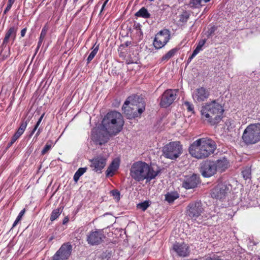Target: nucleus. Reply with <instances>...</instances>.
I'll return each instance as SVG.
<instances>
[{
  "label": "nucleus",
  "instance_id": "29",
  "mask_svg": "<svg viewBox=\"0 0 260 260\" xmlns=\"http://www.w3.org/2000/svg\"><path fill=\"white\" fill-rule=\"evenodd\" d=\"M87 170L86 168H80L75 173L73 179L75 182H77L80 177L86 172Z\"/></svg>",
  "mask_w": 260,
  "mask_h": 260
},
{
  "label": "nucleus",
  "instance_id": "16",
  "mask_svg": "<svg viewBox=\"0 0 260 260\" xmlns=\"http://www.w3.org/2000/svg\"><path fill=\"white\" fill-rule=\"evenodd\" d=\"M200 183V177L197 174H193L191 176L185 177L182 183V187L186 189L196 187Z\"/></svg>",
  "mask_w": 260,
  "mask_h": 260
},
{
  "label": "nucleus",
  "instance_id": "38",
  "mask_svg": "<svg viewBox=\"0 0 260 260\" xmlns=\"http://www.w3.org/2000/svg\"><path fill=\"white\" fill-rule=\"evenodd\" d=\"M29 120H30L28 118L27 119L22 120L20 123V126L19 128H20V129L25 131V129L27 127V125L28 122H29Z\"/></svg>",
  "mask_w": 260,
  "mask_h": 260
},
{
  "label": "nucleus",
  "instance_id": "30",
  "mask_svg": "<svg viewBox=\"0 0 260 260\" xmlns=\"http://www.w3.org/2000/svg\"><path fill=\"white\" fill-rule=\"evenodd\" d=\"M183 106L185 107L187 111L191 114H194V106L189 102L185 101L183 103Z\"/></svg>",
  "mask_w": 260,
  "mask_h": 260
},
{
  "label": "nucleus",
  "instance_id": "27",
  "mask_svg": "<svg viewBox=\"0 0 260 260\" xmlns=\"http://www.w3.org/2000/svg\"><path fill=\"white\" fill-rule=\"evenodd\" d=\"M136 16L144 18H149L151 15L147 9L145 7H142L136 13Z\"/></svg>",
  "mask_w": 260,
  "mask_h": 260
},
{
  "label": "nucleus",
  "instance_id": "60",
  "mask_svg": "<svg viewBox=\"0 0 260 260\" xmlns=\"http://www.w3.org/2000/svg\"><path fill=\"white\" fill-rule=\"evenodd\" d=\"M17 132H18V133H19L21 135H22L24 133V131H23L22 129H20V128H18V129H17Z\"/></svg>",
  "mask_w": 260,
  "mask_h": 260
},
{
  "label": "nucleus",
  "instance_id": "14",
  "mask_svg": "<svg viewBox=\"0 0 260 260\" xmlns=\"http://www.w3.org/2000/svg\"><path fill=\"white\" fill-rule=\"evenodd\" d=\"M210 95V91L204 87L196 88L193 92L192 96L197 103L206 101Z\"/></svg>",
  "mask_w": 260,
  "mask_h": 260
},
{
  "label": "nucleus",
  "instance_id": "20",
  "mask_svg": "<svg viewBox=\"0 0 260 260\" xmlns=\"http://www.w3.org/2000/svg\"><path fill=\"white\" fill-rule=\"evenodd\" d=\"M214 163L215 168H217V172L220 173L224 172L230 166V162L225 157L217 159L214 161Z\"/></svg>",
  "mask_w": 260,
  "mask_h": 260
},
{
  "label": "nucleus",
  "instance_id": "4",
  "mask_svg": "<svg viewBox=\"0 0 260 260\" xmlns=\"http://www.w3.org/2000/svg\"><path fill=\"white\" fill-rule=\"evenodd\" d=\"M146 104L144 99L138 95L128 96L122 106V112L128 119L140 117L145 110Z\"/></svg>",
  "mask_w": 260,
  "mask_h": 260
},
{
  "label": "nucleus",
  "instance_id": "19",
  "mask_svg": "<svg viewBox=\"0 0 260 260\" xmlns=\"http://www.w3.org/2000/svg\"><path fill=\"white\" fill-rule=\"evenodd\" d=\"M18 30L17 26H11L6 31L5 38L3 41V45H7L9 41V39L11 38L14 41L16 37V34Z\"/></svg>",
  "mask_w": 260,
  "mask_h": 260
},
{
  "label": "nucleus",
  "instance_id": "37",
  "mask_svg": "<svg viewBox=\"0 0 260 260\" xmlns=\"http://www.w3.org/2000/svg\"><path fill=\"white\" fill-rule=\"evenodd\" d=\"M108 140V138L107 137H105L104 136H103L102 138H101V136H99V138L95 140V141L97 143H98L100 145H102L103 144H104L105 143H107Z\"/></svg>",
  "mask_w": 260,
  "mask_h": 260
},
{
  "label": "nucleus",
  "instance_id": "10",
  "mask_svg": "<svg viewBox=\"0 0 260 260\" xmlns=\"http://www.w3.org/2000/svg\"><path fill=\"white\" fill-rule=\"evenodd\" d=\"M171 38L170 31L168 29H163L157 32L153 40V46L156 49L164 47L169 41Z\"/></svg>",
  "mask_w": 260,
  "mask_h": 260
},
{
  "label": "nucleus",
  "instance_id": "45",
  "mask_svg": "<svg viewBox=\"0 0 260 260\" xmlns=\"http://www.w3.org/2000/svg\"><path fill=\"white\" fill-rule=\"evenodd\" d=\"M207 260H223L219 256L214 255L212 256H210L207 258Z\"/></svg>",
  "mask_w": 260,
  "mask_h": 260
},
{
  "label": "nucleus",
  "instance_id": "33",
  "mask_svg": "<svg viewBox=\"0 0 260 260\" xmlns=\"http://www.w3.org/2000/svg\"><path fill=\"white\" fill-rule=\"evenodd\" d=\"M150 206L149 202L145 201L143 202L140 203L137 205V208L142 209V211H145Z\"/></svg>",
  "mask_w": 260,
  "mask_h": 260
},
{
  "label": "nucleus",
  "instance_id": "42",
  "mask_svg": "<svg viewBox=\"0 0 260 260\" xmlns=\"http://www.w3.org/2000/svg\"><path fill=\"white\" fill-rule=\"evenodd\" d=\"M21 135H22L21 134L16 131V132L12 136L11 139L13 140V141L16 142Z\"/></svg>",
  "mask_w": 260,
  "mask_h": 260
},
{
  "label": "nucleus",
  "instance_id": "6",
  "mask_svg": "<svg viewBox=\"0 0 260 260\" xmlns=\"http://www.w3.org/2000/svg\"><path fill=\"white\" fill-rule=\"evenodd\" d=\"M242 139L247 145H253L260 141V123L250 124L243 132Z\"/></svg>",
  "mask_w": 260,
  "mask_h": 260
},
{
  "label": "nucleus",
  "instance_id": "28",
  "mask_svg": "<svg viewBox=\"0 0 260 260\" xmlns=\"http://www.w3.org/2000/svg\"><path fill=\"white\" fill-rule=\"evenodd\" d=\"M63 208L61 207L58 208L53 210L50 215V220L51 221H53L56 219L59 215L61 214Z\"/></svg>",
  "mask_w": 260,
  "mask_h": 260
},
{
  "label": "nucleus",
  "instance_id": "47",
  "mask_svg": "<svg viewBox=\"0 0 260 260\" xmlns=\"http://www.w3.org/2000/svg\"><path fill=\"white\" fill-rule=\"evenodd\" d=\"M45 36H46L45 35L42 34L41 33L40 37H39V41L38 42V43H39V45H42V42H43V40H44V38H45Z\"/></svg>",
  "mask_w": 260,
  "mask_h": 260
},
{
  "label": "nucleus",
  "instance_id": "8",
  "mask_svg": "<svg viewBox=\"0 0 260 260\" xmlns=\"http://www.w3.org/2000/svg\"><path fill=\"white\" fill-rule=\"evenodd\" d=\"M162 151L165 157L174 159L182 153V146L179 142H171L164 147Z\"/></svg>",
  "mask_w": 260,
  "mask_h": 260
},
{
  "label": "nucleus",
  "instance_id": "32",
  "mask_svg": "<svg viewBox=\"0 0 260 260\" xmlns=\"http://www.w3.org/2000/svg\"><path fill=\"white\" fill-rule=\"evenodd\" d=\"M52 147V142L51 141H48L44 146V148L42 149L41 151V154L42 155H45L46 153H47Z\"/></svg>",
  "mask_w": 260,
  "mask_h": 260
},
{
  "label": "nucleus",
  "instance_id": "49",
  "mask_svg": "<svg viewBox=\"0 0 260 260\" xmlns=\"http://www.w3.org/2000/svg\"><path fill=\"white\" fill-rule=\"evenodd\" d=\"M49 28H48V26L47 25V24H46L42 28V30H41V34H44L45 35H46V34H47V32Z\"/></svg>",
  "mask_w": 260,
  "mask_h": 260
},
{
  "label": "nucleus",
  "instance_id": "12",
  "mask_svg": "<svg viewBox=\"0 0 260 260\" xmlns=\"http://www.w3.org/2000/svg\"><path fill=\"white\" fill-rule=\"evenodd\" d=\"M177 89H168L161 95L159 105L161 107L167 108L170 106L176 98Z\"/></svg>",
  "mask_w": 260,
  "mask_h": 260
},
{
  "label": "nucleus",
  "instance_id": "50",
  "mask_svg": "<svg viewBox=\"0 0 260 260\" xmlns=\"http://www.w3.org/2000/svg\"><path fill=\"white\" fill-rule=\"evenodd\" d=\"M111 256V252H108L107 251L105 252L103 255V257L108 259L110 258Z\"/></svg>",
  "mask_w": 260,
  "mask_h": 260
},
{
  "label": "nucleus",
  "instance_id": "63",
  "mask_svg": "<svg viewBox=\"0 0 260 260\" xmlns=\"http://www.w3.org/2000/svg\"><path fill=\"white\" fill-rule=\"evenodd\" d=\"M68 0H64V2H63V5H64V6H66V4H67V2H68Z\"/></svg>",
  "mask_w": 260,
  "mask_h": 260
},
{
  "label": "nucleus",
  "instance_id": "26",
  "mask_svg": "<svg viewBox=\"0 0 260 260\" xmlns=\"http://www.w3.org/2000/svg\"><path fill=\"white\" fill-rule=\"evenodd\" d=\"M179 197V194L177 192H168L165 194V200L169 203H172Z\"/></svg>",
  "mask_w": 260,
  "mask_h": 260
},
{
  "label": "nucleus",
  "instance_id": "58",
  "mask_svg": "<svg viewBox=\"0 0 260 260\" xmlns=\"http://www.w3.org/2000/svg\"><path fill=\"white\" fill-rule=\"evenodd\" d=\"M9 55H7L6 56L4 55H1L2 58L3 60L5 59L6 58L8 57V56L10 55V49L9 50Z\"/></svg>",
  "mask_w": 260,
  "mask_h": 260
},
{
  "label": "nucleus",
  "instance_id": "9",
  "mask_svg": "<svg viewBox=\"0 0 260 260\" xmlns=\"http://www.w3.org/2000/svg\"><path fill=\"white\" fill-rule=\"evenodd\" d=\"M230 185L226 182L218 181L217 184L211 190L210 194L212 198L217 200L224 199L230 192Z\"/></svg>",
  "mask_w": 260,
  "mask_h": 260
},
{
  "label": "nucleus",
  "instance_id": "1",
  "mask_svg": "<svg viewBox=\"0 0 260 260\" xmlns=\"http://www.w3.org/2000/svg\"><path fill=\"white\" fill-rule=\"evenodd\" d=\"M216 149L215 142L210 138L197 139L188 148L189 154L198 159H205L213 154Z\"/></svg>",
  "mask_w": 260,
  "mask_h": 260
},
{
  "label": "nucleus",
  "instance_id": "62",
  "mask_svg": "<svg viewBox=\"0 0 260 260\" xmlns=\"http://www.w3.org/2000/svg\"><path fill=\"white\" fill-rule=\"evenodd\" d=\"M40 123L37 122L36 123V125H35L34 127H35L37 129L38 128L39 126L40 125Z\"/></svg>",
  "mask_w": 260,
  "mask_h": 260
},
{
  "label": "nucleus",
  "instance_id": "11",
  "mask_svg": "<svg viewBox=\"0 0 260 260\" xmlns=\"http://www.w3.org/2000/svg\"><path fill=\"white\" fill-rule=\"evenodd\" d=\"M106 236L102 230L90 231L86 235V241L91 246L99 245L104 242Z\"/></svg>",
  "mask_w": 260,
  "mask_h": 260
},
{
  "label": "nucleus",
  "instance_id": "46",
  "mask_svg": "<svg viewBox=\"0 0 260 260\" xmlns=\"http://www.w3.org/2000/svg\"><path fill=\"white\" fill-rule=\"evenodd\" d=\"M25 211H26V210L25 208H24L23 210H22L19 213L18 216L17 217V218L19 219L20 220H21L22 217L23 216L24 214H25Z\"/></svg>",
  "mask_w": 260,
  "mask_h": 260
},
{
  "label": "nucleus",
  "instance_id": "57",
  "mask_svg": "<svg viewBox=\"0 0 260 260\" xmlns=\"http://www.w3.org/2000/svg\"><path fill=\"white\" fill-rule=\"evenodd\" d=\"M37 129V128H36L35 127H34L33 129L31 131V132L30 133L29 137H31L33 135V134L35 133V132H36V131Z\"/></svg>",
  "mask_w": 260,
  "mask_h": 260
},
{
  "label": "nucleus",
  "instance_id": "36",
  "mask_svg": "<svg viewBox=\"0 0 260 260\" xmlns=\"http://www.w3.org/2000/svg\"><path fill=\"white\" fill-rule=\"evenodd\" d=\"M189 17V14L186 12H183L180 16V21L182 22H186Z\"/></svg>",
  "mask_w": 260,
  "mask_h": 260
},
{
  "label": "nucleus",
  "instance_id": "48",
  "mask_svg": "<svg viewBox=\"0 0 260 260\" xmlns=\"http://www.w3.org/2000/svg\"><path fill=\"white\" fill-rule=\"evenodd\" d=\"M109 0H105L103 4L102 5V8H101V10L100 12V14L99 15H101L102 12H103V11L104 10L105 8V7L106 6V5L107 4L108 2H109Z\"/></svg>",
  "mask_w": 260,
  "mask_h": 260
},
{
  "label": "nucleus",
  "instance_id": "56",
  "mask_svg": "<svg viewBox=\"0 0 260 260\" xmlns=\"http://www.w3.org/2000/svg\"><path fill=\"white\" fill-rule=\"evenodd\" d=\"M44 115H45V113H43V114L40 116V117L39 118V119H38V121H37L38 122H39V123H40L41 122V121H42V119H43V117L44 116Z\"/></svg>",
  "mask_w": 260,
  "mask_h": 260
},
{
  "label": "nucleus",
  "instance_id": "43",
  "mask_svg": "<svg viewBox=\"0 0 260 260\" xmlns=\"http://www.w3.org/2000/svg\"><path fill=\"white\" fill-rule=\"evenodd\" d=\"M132 43L131 41H126L120 45L119 49H123L125 47L129 46Z\"/></svg>",
  "mask_w": 260,
  "mask_h": 260
},
{
  "label": "nucleus",
  "instance_id": "44",
  "mask_svg": "<svg viewBox=\"0 0 260 260\" xmlns=\"http://www.w3.org/2000/svg\"><path fill=\"white\" fill-rule=\"evenodd\" d=\"M13 3H10L9 2H8V3L7 4V6L5 9V10H4V14H6L7 13L10 11V10L12 8V6L13 5Z\"/></svg>",
  "mask_w": 260,
  "mask_h": 260
},
{
  "label": "nucleus",
  "instance_id": "34",
  "mask_svg": "<svg viewBox=\"0 0 260 260\" xmlns=\"http://www.w3.org/2000/svg\"><path fill=\"white\" fill-rule=\"evenodd\" d=\"M243 177L245 180L250 179L251 178V170L249 169H245L242 172Z\"/></svg>",
  "mask_w": 260,
  "mask_h": 260
},
{
  "label": "nucleus",
  "instance_id": "51",
  "mask_svg": "<svg viewBox=\"0 0 260 260\" xmlns=\"http://www.w3.org/2000/svg\"><path fill=\"white\" fill-rule=\"evenodd\" d=\"M215 31L214 27H212L208 31V36H211Z\"/></svg>",
  "mask_w": 260,
  "mask_h": 260
},
{
  "label": "nucleus",
  "instance_id": "24",
  "mask_svg": "<svg viewBox=\"0 0 260 260\" xmlns=\"http://www.w3.org/2000/svg\"><path fill=\"white\" fill-rule=\"evenodd\" d=\"M100 48V44L97 43V42H96L93 45L91 49L92 51L88 55L87 59V63H89L91 60L93 59V58L95 57L96 54H97Z\"/></svg>",
  "mask_w": 260,
  "mask_h": 260
},
{
  "label": "nucleus",
  "instance_id": "41",
  "mask_svg": "<svg viewBox=\"0 0 260 260\" xmlns=\"http://www.w3.org/2000/svg\"><path fill=\"white\" fill-rule=\"evenodd\" d=\"M21 135H22L21 134L16 131V132L12 136L11 139L13 140V141L16 142Z\"/></svg>",
  "mask_w": 260,
  "mask_h": 260
},
{
  "label": "nucleus",
  "instance_id": "13",
  "mask_svg": "<svg viewBox=\"0 0 260 260\" xmlns=\"http://www.w3.org/2000/svg\"><path fill=\"white\" fill-rule=\"evenodd\" d=\"M200 172L204 177H210L217 172L214 161L206 160L201 165Z\"/></svg>",
  "mask_w": 260,
  "mask_h": 260
},
{
  "label": "nucleus",
  "instance_id": "55",
  "mask_svg": "<svg viewBox=\"0 0 260 260\" xmlns=\"http://www.w3.org/2000/svg\"><path fill=\"white\" fill-rule=\"evenodd\" d=\"M69 218L68 217H66L63 219L62 223L63 224H66L69 221Z\"/></svg>",
  "mask_w": 260,
  "mask_h": 260
},
{
  "label": "nucleus",
  "instance_id": "52",
  "mask_svg": "<svg viewBox=\"0 0 260 260\" xmlns=\"http://www.w3.org/2000/svg\"><path fill=\"white\" fill-rule=\"evenodd\" d=\"M26 30H27V28L25 27L23 29H22L21 31V36L22 37H23L25 36V34H26Z\"/></svg>",
  "mask_w": 260,
  "mask_h": 260
},
{
  "label": "nucleus",
  "instance_id": "64",
  "mask_svg": "<svg viewBox=\"0 0 260 260\" xmlns=\"http://www.w3.org/2000/svg\"><path fill=\"white\" fill-rule=\"evenodd\" d=\"M15 0H8V2L14 4V3L15 2Z\"/></svg>",
  "mask_w": 260,
  "mask_h": 260
},
{
  "label": "nucleus",
  "instance_id": "59",
  "mask_svg": "<svg viewBox=\"0 0 260 260\" xmlns=\"http://www.w3.org/2000/svg\"><path fill=\"white\" fill-rule=\"evenodd\" d=\"M40 133H41V130H40V129L39 128V129L38 130L37 132L36 133V135H35V137H36V138H37V137L40 135Z\"/></svg>",
  "mask_w": 260,
  "mask_h": 260
},
{
  "label": "nucleus",
  "instance_id": "35",
  "mask_svg": "<svg viewBox=\"0 0 260 260\" xmlns=\"http://www.w3.org/2000/svg\"><path fill=\"white\" fill-rule=\"evenodd\" d=\"M203 0H191L189 3V6L191 8H198L201 6Z\"/></svg>",
  "mask_w": 260,
  "mask_h": 260
},
{
  "label": "nucleus",
  "instance_id": "17",
  "mask_svg": "<svg viewBox=\"0 0 260 260\" xmlns=\"http://www.w3.org/2000/svg\"><path fill=\"white\" fill-rule=\"evenodd\" d=\"M173 249L179 256L185 257L189 253V246L184 242H176L173 244Z\"/></svg>",
  "mask_w": 260,
  "mask_h": 260
},
{
  "label": "nucleus",
  "instance_id": "5",
  "mask_svg": "<svg viewBox=\"0 0 260 260\" xmlns=\"http://www.w3.org/2000/svg\"><path fill=\"white\" fill-rule=\"evenodd\" d=\"M102 123L110 135H116L122 130L124 121L120 113L111 111L104 117Z\"/></svg>",
  "mask_w": 260,
  "mask_h": 260
},
{
  "label": "nucleus",
  "instance_id": "54",
  "mask_svg": "<svg viewBox=\"0 0 260 260\" xmlns=\"http://www.w3.org/2000/svg\"><path fill=\"white\" fill-rule=\"evenodd\" d=\"M15 142V141H13V140L11 139V141L8 144L7 148H9L10 147H11Z\"/></svg>",
  "mask_w": 260,
  "mask_h": 260
},
{
  "label": "nucleus",
  "instance_id": "2",
  "mask_svg": "<svg viewBox=\"0 0 260 260\" xmlns=\"http://www.w3.org/2000/svg\"><path fill=\"white\" fill-rule=\"evenodd\" d=\"M223 107L217 100L207 103L201 110L202 119L210 125L218 124L223 117Z\"/></svg>",
  "mask_w": 260,
  "mask_h": 260
},
{
  "label": "nucleus",
  "instance_id": "40",
  "mask_svg": "<svg viewBox=\"0 0 260 260\" xmlns=\"http://www.w3.org/2000/svg\"><path fill=\"white\" fill-rule=\"evenodd\" d=\"M21 135H22L21 134L16 131V132L12 136L11 139L13 140V141L16 142Z\"/></svg>",
  "mask_w": 260,
  "mask_h": 260
},
{
  "label": "nucleus",
  "instance_id": "61",
  "mask_svg": "<svg viewBox=\"0 0 260 260\" xmlns=\"http://www.w3.org/2000/svg\"><path fill=\"white\" fill-rule=\"evenodd\" d=\"M41 45H39V43H38V45H37V47L36 49V53L35 54H36L37 53V52L38 51V50H39L40 47H41Z\"/></svg>",
  "mask_w": 260,
  "mask_h": 260
},
{
  "label": "nucleus",
  "instance_id": "18",
  "mask_svg": "<svg viewBox=\"0 0 260 260\" xmlns=\"http://www.w3.org/2000/svg\"><path fill=\"white\" fill-rule=\"evenodd\" d=\"M106 164V159L103 157L98 156L91 160L90 167L95 172L101 171Z\"/></svg>",
  "mask_w": 260,
  "mask_h": 260
},
{
  "label": "nucleus",
  "instance_id": "39",
  "mask_svg": "<svg viewBox=\"0 0 260 260\" xmlns=\"http://www.w3.org/2000/svg\"><path fill=\"white\" fill-rule=\"evenodd\" d=\"M113 197L118 200L120 199V192L117 190H113L111 191Z\"/></svg>",
  "mask_w": 260,
  "mask_h": 260
},
{
  "label": "nucleus",
  "instance_id": "22",
  "mask_svg": "<svg viewBox=\"0 0 260 260\" xmlns=\"http://www.w3.org/2000/svg\"><path fill=\"white\" fill-rule=\"evenodd\" d=\"M206 42V39H202L199 41L197 46L193 51L192 54L189 57L188 62H190L191 60L202 50V47Z\"/></svg>",
  "mask_w": 260,
  "mask_h": 260
},
{
  "label": "nucleus",
  "instance_id": "15",
  "mask_svg": "<svg viewBox=\"0 0 260 260\" xmlns=\"http://www.w3.org/2000/svg\"><path fill=\"white\" fill-rule=\"evenodd\" d=\"M72 246L68 243L63 244L56 252L52 260H65L68 258L71 254Z\"/></svg>",
  "mask_w": 260,
  "mask_h": 260
},
{
  "label": "nucleus",
  "instance_id": "7",
  "mask_svg": "<svg viewBox=\"0 0 260 260\" xmlns=\"http://www.w3.org/2000/svg\"><path fill=\"white\" fill-rule=\"evenodd\" d=\"M205 209L201 201H191L185 208V215L192 221H196L204 213Z\"/></svg>",
  "mask_w": 260,
  "mask_h": 260
},
{
  "label": "nucleus",
  "instance_id": "25",
  "mask_svg": "<svg viewBox=\"0 0 260 260\" xmlns=\"http://www.w3.org/2000/svg\"><path fill=\"white\" fill-rule=\"evenodd\" d=\"M178 50L179 48L177 47L171 49L167 53H166L164 55L162 56V57L161 58V61H167L171 57H173L177 53Z\"/></svg>",
  "mask_w": 260,
  "mask_h": 260
},
{
  "label": "nucleus",
  "instance_id": "31",
  "mask_svg": "<svg viewBox=\"0 0 260 260\" xmlns=\"http://www.w3.org/2000/svg\"><path fill=\"white\" fill-rule=\"evenodd\" d=\"M225 125L227 127L226 129L228 131H231L235 127L234 121L231 119L226 120Z\"/></svg>",
  "mask_w": 260,
  "mask_h": 260
},
{
  "label": "nucleus",
  "instance_id": "21",
  "mask_svg": "<svg viewBox=\"0 0 260 260\" xmlns=\"http://www.w3.org/2000/svg\"><path fill=\"white\" fill-rule=\"evenodd\" d=\"M120 160L118 158L114 159L108 167L106 171V175L112 176L119 167Z\"/></svg>",
  "mask_w": 260,
  "mask_h": 260
},
{
  "label": "nucleus",
  "instance_id": "53",
  "mask_svg": "<svg viewBox=\"0 0 260 260\" xmlns=\"http://www.w3.org/2000/svg\"><path fill=\"white\" fill-rule=\"evenodd\" d=\"M20 220L18 219H17L16 218L15 221L14 222L13 224V225H12V228H14L15 226H16L17 225V224H18V223L20 221Z\"/></svg>",
  "mask_w": 260,
  "mask_h": 260
},
{
  "label": "nucleus",
  "instance_id": "3",
  "mask_svg": "<svg viewBox=\"0 0 260 260\" xmlns=\"http://www.w3.org/2000/svg\"><path fill=\"white\" fill-rule=\"evenodd\" d=\"M159 171H155L148 164L142 161H138L133 164L130 169V175L137 182L150 181L158 174Z\"/></svg>",
  "mask_w": 260,
  "mask_h": 260
},
{
  "label": "nucleus",
  "instance_id": "23",
  "mask_svg": "<svg viewBox=\"0 0 260 260\" xmlns=\"http://www.w3.org/2000/svg\"><path fill=\"white\" fill-rule=\"evenodd\" d=\"M142 25L139 23H135L133 26V31L135 32L136 39L137 41H140L143 39V32L141 30Z\"/></svg>",
  "mask_w": 260,
  "mask_h": 260
}]
</instances>
